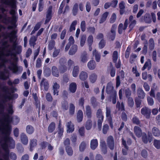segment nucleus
<instances>
[{"mask_svg":"<svg viewBox=\"0 0 160 160\" xmlns=\"http://www.w3.org/2000/svg\"><path fill=\"white\" fill-rule=\"evenodd\" d=\"M132 122L133 123L138 125H139L140 126H141V125H140V121L139 120L138 118L136 116L133 117L132 119Z\"/></svg>","mask_w":160,"mask_h":160,"instance_id":"13d9d810","label":"nucleus"},{"mask_svg":"<svg viewBox=\"0 0 160 160\" xmlns=\"http://www.w3.org/2000/svg\"><path fill=\"white\" fill-rule=\"evenodd\" d=\"M106 91L107 94L110 95V96H112V95H117L116 92L114 90V87L111 82L107 84Z\"/></svg>","mask_w":160,"mask_h":160,"instance_id":"0eeeda50","label":"nucleus"},{"mask_svg":"<svg viewBox=\"0 0 160 160\" xmlns=\"http://www.w3.org/2000/svg\"><path fill=\"white\" fill-rule=\"evenodd\" d=\"M116 28V25H113L111 29L110 32L108 34L107 37L110 41H113L115 38Z\"/></svg>","mask_w":160,"mask_h":160,"instance_id":"1a4fd4ad","label":"nucleus"},{"mask_svg":"<svg viewBox=\"0 0 160 160\" xmlns=\"http://www.w3.org/2000/svg\"><path fill=\"white\" fill-rule=\"evenodd\" d=\"M88 55L86 52H83L81 53L80 57L81 62L83 63H86L88 61Z\"/></svg>","mask_w":160,"mask_h":160,"instance_id":"aec40b11","label":"nucleus"},{"mask_svg":"<svg viewBox=\"0 0 160 160\" xmlns=\"http://www.w3.org/2000/svg\"><path fill=\"white\" fill-rule=\"evenodd\" d=\"M43 73L45 77H48L51 75V69L49 68L46 67L44 68Z\"/></svg>","mask_w":160,"mask_h":160,"instance_id":"a18cd8bd","label":"nucleus"},{"mask_svg":"<svg viewBox=\"0 0 160 160\" xmlns=\"http://www.w3.org/2000/svg\"><path fill=\"white\" fill-rule=\"evenodd\" d=\"M108 12H106L102 15L101 18L99 20L100 23H102L106 21L108 17Z\"/></svg>","mask_w":160,"mask_h":160,"instance_id":"79ce46f5","label":"nucleus"},{"mask_svg":"<svg viewBox=\"0 0 160 160\" xmlns=\"http://www.w3.org/2000/svg\"><path fill=\"white\" fill-rule=\"evenodd\" d=\"M52 74L54 77H58L59 76V72L57 68L53 66L52 68Z\"/></svg>","mask_w":160,"mask_h":160,"instance_id":"7c9ffc66","label":"nucleus"},{"mask_svg":"<svg viewBox=\"0 0 160 160\" xmlns=\"http://www.w3.org/2000/svg\"><path fill=\"white\" fill-rule=\"evenodd\" d=\"M86 24L85 21H82L80 24V28L82 32H84L86 30Z\"/></svg>","mask_w":160,"mask_h":160,"instance_id":"69168bd1","label":"nucleus"},{"mask_svg":"<svg viewBox=\"0 0 160 160\" xmlns=\"http://www.w3.org/2000/svg\"><path fill=\"white\" fill-rule=\"evenodd\" d=\"M79 71V67L78 66H75L73 68L72 72L73 76L74 77H77L78 75Z\"/></svg>","mask_w":160,"mask_h":160,"instance_id":"c9c22d12","label":"nucleus"},{"mask_svg":"<svg viewBox=\"0 0 160 160\" xmlns=\"http://www.w3.org/2000/svg\"><path fill=\"white\" fill-rule=\"evenodd\" d=\"M9 157L12 160H16L17 159V156L16 154L13 152H12L9 153L8 158L9 159Z\"/></svg>","mask_w":160,"mask_h":160,"instance_id":"052dcab7","label":"nucleus"},{"mask_svg":"<svg viewBox=\"0 0 160 160\" xmlns=\"http://www.w3.org/2000/svg\"><path fill=\"white\" fill-rule=\"evenodd\" d=\"M152 132L153 135L155 137H158L160 136V131L156 127H154L152 128Z\"/></svg>","mask_w":160,"mask_h":160,"instance_id":"72a5a7b5","label":"nucleus"},{"mask_svg":"<svg viewBox=\"0 0 160 160\" xmlns=\"http://www.w3.org/2000/svg\"><path fill=\"white\" fill-rule=\"evenodd\" d=\"M106 117L109 122V125L112 128H113V124L112 122V115L111 114V108L109 107L106 106Z\"/></svg>","mask_w":160,"mask_h":160,"instance_id":"6e6552de","label":"nucleus"},{"mask_svg":"<svg viewBox=\"0 0 160 160\" xmlns=\"http://www.w3.org/2000/svg\"><path fill=\"white\" fill-rule=\"evenodd\" d=\"M136 21L135 20H133L130 23V24L129 25V27L130 28V29L129 30V32H130L133 28V27L135 26L136 24Z\"/></svg>","mask_w":160,"mask_h":160,"instance_id":"774afa93","label":"nucleus"},{"mask_svg":"<svg viewBox=\"0 0 160 160\" xmlns=\"http://www.w3.org/2000/svg\"><path fill=\"white\" fill-rule=\"evenodd\" d=\"M148 68V70H149L151 68V62L150 59H148L145 62L142 68V70L144 71L145 69Z\"/></svg>","mask_w":160,"mask_h":160,"instance_id":"393cba45","label":"nucleus"},{"mask_svg":"<svg viewBox=\"0 0 160 160\" xmlns=\"http://www.w3.org/2000/svg\"><path fill=\"white\" fill-rule=\"evenodd\" d=\"M7 110L8 114L0 118V160H9L8 147L13 149L15 145V141L9 137L12 129L10 123L13 121L10 115L14 112L12 105H8Z\"/></svg>","mask_w":160,"mask_h":160,"instance_id":"f257e3e1","label":"nucleus"},{"mask_svg":"<svg viewBox=\"0 0 160 160\" xmlns=\"http://www.w3.org/2000/svg\"><path fill=\"white\" fill-rule=\"evenodd\" d=\"M133 131L135 135L138 138L141 137L143 134L141 129L138 126L134 127Z\"/></svg>","mask_w":160,"mask_h":160,"instance_id":"a211bd4d","label":"nucleus"},{"mask_svg":"<svg viewBox=\"0 0 160 160\" xmlns=\"http://www.w3.org/2000/svg\"><path fill=\"white\" fill-rule=\"evenodd\" d=\"M26 132L28 134H32L34 131V127L31 125H28L26 128Z\"/></svg>","mask_w":160,"mask_h":160,"instance_id":"c85d7f7f","label":"nucleus"},{"mask_svg":"<svg viewBox=\"0 0 160 160\" xmlns=\"http://www.w3.org/2000/svg\"><path fill=\"white\" fill-rule=\"evenodd\" d=\"M22 47L17 45L15 42L12 46L8 43V41L4 40L2 42V46L0 48V68L1 67L5 68V63L8 61L7 57L14 56V62L11 63V66L8 67L9 69L15 74H18L21 73L22 68L18 66L16 62L18 58L16 57V55L21 53L22 52Z\"/></svg>","mask_w":160,"mask_h":160,"instance_id":"f03ea898","label":"nucleus"},{"mask_svg":"<svg viewBox=\"0 0 160 160\" xmlns=\"http://www.w3.org/2000/svg\"><path fill=\"white\" fill-rule=\"evenodd\" d=\"M7 73L6 70L4 69V70L2 72H0V78L1 79L5 80L9 78L8 75H6V73ZM0 89L2 91L5 93L3 95V99H2L0 101V114L2 115V117H3V115L8 114V112L7 110V109L8 107V105L10 104L8 103V106L6 104V100L7 98H8V97L7 95V94L9 92V88L8 86L6 85H0ZM13 108V106H12Z\"/></svg>","mask_w":160,"mask_h":160,"instance_id":"7ed1b4c3","label":"nucleus"},{"mask_svg":"<svg viewBox=\"0 0 160 160\" xmlns=\"http://www.w3.org/2000/svg\"><path fill=\"white\" fill-rule=\"evenodd\" d=\"M141 114L144 115L146 118H149L151 113V110L146 107H143L141 110Z\"/></svg>","mask_w":160,"mask_h":160,"instance_id":"ddd939ff","label":"nucleus"},{"mask_svg":"<svg viewBox=\"0 0 160 160\" xmlns=\"http://www.w3.org/2000/svg\"><path fill=\"white\" fill-rule=\"evenodd\" d=\"M75 108V106L72 103L70 104L69 113L70 115H73L74 114Z\"/></svg>","mask_w":160,"mask_h":160,"instance_id":"49530a36","label":"nucleus"},{"mask_svg":"<svg viewBox=\"0 0 160 160\" xmlns=\"http://www.w3.org/2000/svg\"><path fill=\"white\" fill-rule=\"evenodd\" d=\"M55 45V42L53 40H51L49 42V44L48 45V49L50 50H51L54 47V46Z\"/></svg>","mask_w":160,"mask_h":160,"instance_id":"4d7b16f0","label":"nucleus"},{"mask_svg":"<svg viewBox=\"0 0 160 160\" xmlns=\"http://www.w3.org/2000/svg\"><path fill=\"white\" fill-rule=\"evenodd\" d=\"M118 58V52L117 51L113 52L112 54V60L114 63H116Z\"/></svg>","mask_w":160,"mask_h":160,"instance_id":"5fc2aeb1","label":"nucleus"},{"mask_svg":"<svg viewBox=\"0 0 160 160\" xmlns=\"http://www.w3.org/2000/svg\"><path fill=\"white\" fill-rule=\"evenodd\" d=\"M116 108H118L119 110L122 111L125 110L124 105L123 102H122L121 104L120 102H118L116 104Z\"/></svg>","mask_w":160,"mask_h":160,"instance_id":"c03bdc74","label":"nucleus"},{"mask_svg":"<svg viewBox=\"0 0 160 160\" xmlns=\"http://www.w3.org/2000/svg\"><path fill=\"white\" fill-rule=\"evenodd\" d=\"M78 10V5L77 3H75L72 8V13L74 16H75L77 14Z\"/></svg>","mask_w":160,"mask_h":160,"instance_id":"6e6d98bb","label":"nucleus"},{"mask_svg":"<svg viewBox=\"0 0 160 160\" xmlns=\"http://www.w3.org/2000/svg\"><path fill=\"white\" fill-rule=\"evenodd\" d=\"M86 147V143L84 142H81L79 146V150L81 152L84 151Z\"/></svg>","mask_w":160,"mask_h":160,"instance_id":"338daca9","label":"nucleus"},{"mask_svg":"<svg viewBox=\"0 0 160 160\" xmlns=\"http://www.w3.org/2000/svg\"><path fill=\"white\" fill-rule=\"evenodd\" d=\"M1 2L5 5L10 6L12 9H17L16 0H1Z\"/></svg>","mask_w":160,"mask_h":160,"instance_id":"9b49d317","label":"nucleus"},{"mask_svg":"<svg viewBox=\"0 0 160 160\" xmlns=\"http://www.w3.org/2000/svg\"><path fill=\"white\" fill-rule=\"evenodd\" d=\"M109 69L110 72V75L112 77H114L115 74V69L113 67L112 64L110 63L108 68V71Z\"/></svg>","mask_w":160,"mask_h":160,"instance_id":"f704fd0d","label":"nucleus"},{"mask_svg":"<svg viewBox=\"0 0 160 160\" xmlns=\"http://www.w3.org/2000/svg\"><path fill=\"white\" fill-rule=\"evenodd\" d=\"M88 119L87 120L86 123L85 128L88 130H90L92 126V121L91 118H88Z\"/></svg>","mask_w":160,"mask_h":160,"instance_id":"e433bc0d","label":"nucleus"},{"mask_svg":"<svg viewBox=\"0 0 160 160\" xmlns=\"http://www.w3.org/2000/svg\"><path fill=\"white\" fill-rule=\"evenodd\" d=\"M52 7L51 6H50L46 12V19L45 21V24H46L49 22L51 19L52 17Z\"/></svg>","mask_w":160,"mask_h":160,"instance_id":"dca6fc26","label":"nucleus"},{"mask_svg":"<svg viewBox=\"0 0 160 160\" xmlns=\"http://www.w3.org/2000/svg\"><path fill=\"white\" fill-rule=\"evenodd\" d=\"M91 104L93 108H95L98 105L96 99L94 97H92L90 99Z\"/></svg>","mask_w":160,"mask_h":160,"instance_id":"3c124183","label":"nucleus"},{"mask_svg":"<svg viewBox=\"0 0 160 160\" xmlns=\"http://www.w3.org/2000/svg\"><path fill=\"white\" fill-rule=\"evenodd\" d=\"M127 98L128 99V106L130 107H132L134 104V102L132 98L131 97Z\"/></svg>","mask_w":160,"mask_h":160,"instance_id":"680f3d73","label":"nucleus"},{"mask_svg":"<svg viewBox=\"0 0 160 160\" xmlns=\"http://www.w3.org/2000/svg\"><path fill=\"white\" fill-rule=\"evenodd\" d=\"M21 142L24 145H27L28 143V138L26 134L24 133H22L20 135Z\"/></svg>","mask_w":160,"mask_h":160,"instance_id":"f3484780","label":"nucleus"},{"mask_svg":"<svg viewBox=\"0 0 160 160\" xmlns=\"http://www.w3.org/2000/svg\"><path fill=\"white\" fill-rule=\"evenodd\" d=\"M128 19H126L124 23V26H123V24L121 23H120L118 27V32L119 34H121L122 32V31L125 30L127 28L128 24Z\"/></svg>","mask_w":160,"mask_h":160,"instance_id":"2eb2a0df","label":"nucleus"},{"mask_svg":"<svg viewBox=\"0 0 160 160\" xmlns=\"http://www.w3.org/2000/svg\"><path fill=\"white\" fill-rule=\"evenodd\" d=\"M62 108L64 110H67L68 108V104L67 101H64L61 103Z\"/></svg>","mask_w":160,"mask_h":160,"instance_id":"09e8293b","label":"nucleus"},{"mask_svg":"<svg viewBox=\"0 0 160 160\" xmlns=\"http://www.w3.org/2000/svg\"><path fill=\"white\" fill-rule=\"evenodd\" d=\"M125 96L127 98L131 97L130 96L131 95V91L129 88H128L125 90Z\"/></svg>","mask_w":160,"mask_h":160,"instance_id":"0e129e2a","label":"nucleus"},{"mask_svg":"<svg viewBox=\"0 0 160 160\" xmlns=\"http://www.w3.org/2000/svg\"><path fill=\"white\" fill-rule=\"evenodd\" d=\"M41 89L43 88L44 90L47 91L49 88V84L47 80L45 78H42L40 84Z\"/></svg>","mask_w":160,"mask_h":160,"instance_id":"4468645a","label":"nucleus"},{"mask_svg":"<svg viewBox=\"0 0 160 160\" xmlns=\"http://www.w3.org/2000/svg\"><path fill=\"white\" fill-rule=\"evenodd\" d=\"M37 145V140L36 139H33L30 141V151L33 150L32 148L36 146Z\"/></svg>","mask_w":160,"mask_h":160,"instance_id":"ea45409f","label":"nucleus"},{"mask_svg":"<svg viewBox=\"0 0 160 160\" xmlns=\"http://www.w3.org/2000/svg\"><path fill=\"white\" fill-rule=\"evenodd\" d=\"M86 115L88 118H91L92 111L91 107L88 105L86 106Z\"/></svg>","mask_w":160,"mask_h":160,"instance_id":"4be33fe9","label":"nucleus"},{"mask_svg":"<svg viewBox=\"0 0 160 160\" xmlns=\"http://www.w3.org/2000/svg\"><path fill=\"white\" fill-rule=\"evenodd\" d=\"M137 95L139 99H143L145 96L146 94L143 89L139 88L137 90Z\"/></svg>","mask_w":160,"mask_h":160,"instance_id":"6ab92c4d","label":"nucleus"},{"mask_svg":"<svg viewBox=\"0 0 160 160\" xmlns=\"http://www.w3.org/2000/svg\"><path fill=\"white\" fill-rule=\"evenodd\" d=\"M56 127L55 124L54 122H52L48 128V131L49 133L52 132L55 130Z\"/></svg>","mask_w":160,"mask_h":160,"instance_id":"58836bf2","label":"nucleus"},{"mask_svg":"<svg viewBox=\"0 0 160 160\" xmlns=\"http://www.w3.org/2000/svg\"><path fill=\"white\" fill-rule=\"evenodd\" d=\"M79 77L81 80L84 81L88 78V74L87 72L85 71H82L80 73Z\"/></svg>","mask_w":160,"mask_h":160,"instance_id":"473e14b6","label":"nucleus"},{"mask_svg":"<svg viewBox=\"0 0 160 160\" xmlns=\"http://www.w3.org/2000/svg\"><path fill=\"white\" fill-rule=\"evenodd\" d=\"M86 39V36L85 35H83L82 36L80 41V45L82 47H83L84 45Z\"/></svg>","mask_w":160,"mask_h":160,"instance_id":"603ef678","label":"nucleus"},{"mask_svg":"<svg viewBox=\"0 0 160 160\" xmlns=\"http://www.w3.org/2000/svg\"><path fill=\"white\" fill-rule=\"evenodd\" d=\"M78 46L76 44H73L71 47L68 52L69 55H72L75 54L78 50Z\"/></svg>","mask_w":160,"mask_h":160,"instance_id":"5701e85b","label":"nucleus"},{"mask_svg":"<svg viewBox=\"0 0 160 160\" xmlns=\"http://www.w3.org/2000/svg\"><path fill=\"white\" fill-rule=\"evenodd\" d=\"M87 66L90 70H93L96 67V62L94 60H90L88 62Z\"/></svg>","mask_w":160,"mask_h":160,"instance_id":"bb28decb","label":"nucleus"},{"mask_svg":"<svg viewBox=\"0 0 160 160\" xmlns=\"http://www.w3.org/2000/svg\"><path fill=\"white\" fill-rule=\"evenodd\" d=\"M108 147L111 150H113L114 148V141L113 137L112 136L108 137L107 139Z\"/></svg>","mask_w":160,"mask_h":160,"instance_id":"f8f14e48","label":"nucleus"},{"mask_svg":"<svg viewBox=\"0 0 160 160\" xmlns=\"http://www.w3.org/2000/svg\"><path fill=\"white\" fill-rule=\"evenodd\" d=\"M58 133L59 134V137H61L63 135V128L62 127V125L60 122H59L58 126Z\"/></svg>","mask_w":160,"mask_h":160,"instance_id":"8fccbe9b","label":"nucleus"},{"mask_svg":"<svg viewBox=\"0 0 160 160\" xmlns=\"http://www.w3.org/2000/svg\"><path fill=\"white\" fill-rule=\"evenodd\" d=\"M119 7L120 14H123L125 12V3L124 1H122L120 2L119 4Z\"/></svg>","mask_w":160,"mask_h":160,"instance_id":"a878e982","label":"nucleus"},{"mask_svg":"<svg viewBox=\"0 0 160 160\" xmlns=\"http://www.w3.org/2000/svg\"><path fill=\"white\" fill-rule=\"evenodd\" d=\"M77 121L80 122L82 120L83 118V113L81 110H79L77 113Z\"/></svg>","mask_w":160,"mask_h":160,"instance_id":"cd10ccee","label":"nucleus"},{"mask_svg":"<svg viewBox=\"0 0 160 160\" xmlns=\"http://www.w3.org/2000/svg\"><path fill=\"white\" fill-rule=\"evenodd\" d=\"M96 117L98 119V129L101 130L102 128V123L103 120L104 116L103 115L102 109H98L96 113Z\"/></svg>","mask_w":160,"mask_h":160,"instance_id":"423d86ee","label":"nucleus"},{"mask_svg":"<svg viewBox=\"0 0 160 160\" xmlns=\"http://www.w3.org/2000/svg\"><path fill=\"white\" fill-rule=\"evenodd\" d=\"M98 145V141L97 139H93L90 142V148L93 150H95Z\"/></svg>","mask_w":160,"mask_h":160,"instance_id":"b1692460","label":"nucleus"},{"mask_svg":"<svg viewBox=\"0 0 160 160\" xmlns=\"http://www.w3.org/2000/svg\"><path fill=\"white\" fill-rule=\"evenodd\" d=\"M97 78V75L95 73H92L89 76V79L92 83H94Z\"/></svg>","mask_w":160,"mask_h":160,"instance_id":"4c0bfd02","label":"nucleus"},{"mask_svg":"<svg viewBox=\"0 0 160 160\" xmlns=\"http://www.w3.org/2000/svg\"><path fill=\"white\" fill-rule=\"evenodd\" d=\"M65 150L68 156H71L73 155V151L71 147H65Z\"/></svg>","mask_w":160,"mask_h":160,"instance_id":"a19ab883","label":"nucleus"},{"mask_svg":"<svg viewBox=\"0 0 160 160\" xmlns=\"http://www.w3.org/2000/svg\"><path fill=\"white\" fill-rule=\"evenodd\" d=\"M66 126L67 128V132L68 133L72 132L74 131V125L71 121L67 123Z\"/></svg>","mask_w":160,"mask_h":160,"instance_id":"412c9836","label":"nucleus"},{"mask_svg":"<svg viewBox=\"0 0 160 160\" xmlns=\"http://www.w3.org/2000/svg\"><path fill=\"white\" fill-rule=\"evenodd\" d=\"M154 48V42L152 38H150L149 41V48L151 51L153 50Z\"/></svg>","mask_w":160,"mask_h":160,"instance_id":"de8ad7c7","label":"nucleus"},{"mask_svg":"<svg viewBox=\"0 0 160 160\" xmlns=\"http://www.w3.org/2000/svg\"><path fill=\"white\" fill-rule=\"evenodd\" d=\"M152 20L154 23L156 22V15L153 12H152L151 15L149 13H146L140 18V20L142 22L148 24L151 23Z\"/></svg>","mask_w":160,"mask_h":160,"instance_id":"39448f33","label":"nucleus"},{"mask_svg":"<svg viewBox=\"0 0 160 160\" xmlns=\"http://www.w3.org/2000/svg\"><path fill=\"white\" fill-rule=\"evenodd\" d=\"M93 55L95 56L96 61L99 62L101 58V54L98 51H97L96 49L93 50Z\"/></svg>","mask_w":160,"mask_h":160,"instance_id":"2f4dec72","label":"nucleus"},{"mask_svg":"<svg viewBox=\"0 0 160 160\" xmlns=\"http://www.w3.org/2000/svg\"><path fill=\"white\" fill-rule=\"evenodd\" d=\"M153 145L157 149L160 148V140L154 139L153 141Z\"/></svg>","mask_w":160,"mask_h":160,"instance_id":"bf43d9fd","label":"nucleus"},{"mask_svg":"<svg viewBox=\"0 0 160 160\" xmlns=\"http://www.w3.org/2000/svg\"><path fill=\"white\" fill-rule=\"evenodd\" d=\"M17 148L20 153H22L24 151V148L20 143H18L17 145Z\"/></svg>","mask_w":160,"mask_h":160,"instance_id":"e2e57ef3","label":"nucleus"},{"mask_svg":"<svg viewBox=\"0 0 160 160\" xmlns=\"http://www.w3.org/2000/svg\"><path fill=\"white\" fill-rule=\"evenodd\" d=\"M37 40V39L35 36L32 37L29 40V44L31 46H33L34 47V45L36 44L35 42Z\"/></svg>","mask_w":160,"mask_h":160,"instance_id":"864d4df0","label":"nucleus"},{"mask_svg":"<svg viewBox=\"0 0 160 160\" xmlns=\"http://www.w3.org/2000/svg\"><path fill=\"white\" fill-rule=\"evenodd\" d=\"M77 24V21L76 20L73 21L71 23L69 29V31L70 32L74 31L75 27Z\"/></svg>","mask_w":160,"mask_h":160,"instance_id":"37998d69","label":"nucleus"},{"mask_svg":"<svg viewBox=\"0 0 160 160\" xmlns=\"http://www.w3.org/2000/svg\"><path fill=\"white\" fill-rule=\"evenodd\" d=\"M142 136V140L145 144L147 143L148 141L149 143L152 142V136L151 133L150 132H148L147 135L145 133H143Z\"/></svg>","mask_w":160,"mask_h":160,"instance_id":"9d476101","label":"nucleus"},{"mask_svg":"<svg viewBox=\"0 0 160 160\" xmlns=\"http://www.w3.org/2000/svg\"><path fill=\"white\" fill-rule=\"evenodd\" d=\"M14 28V26H9L8 27V29H13L10 32H3L2 33V35L4 39H7L9 38V40L11 42H16V40L17 39V36L16 34L17 33L18 30L17 29Z\"/></svg>","mask_w":160,"mask_h":160,"instance_id":"20e7f679","label":"nucleus"},{"mask_svg":"<svg viewBox=\"0 0 160 160\" xmlns=\"http://www.w3.org/2000/svg\"><path fill=\"white\" fill-rule=\"evenodd\" d=\"M77 85L75 82H72L69 86V90L72 93H74L77 89Z\"/></svg>","mask_w":160,"mask_h":160,"instance_id":"c756f323","label":"nucleus"}]
</instances>
